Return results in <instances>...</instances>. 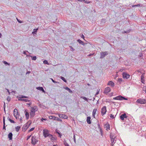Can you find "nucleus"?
<instances>
[{
    "label": "nucleus",
    "instance_id": "54",
    "mask_svg": "<svg viewBox=\"0 0 146 146\" xmlns=\"http://www.w3.org/2000/svg\"><path fill=\"white\" fill-rule=\"evenodd\" d=\"M17 21L19 23H22V21H21L19 20L17 18Z\"/></svg>",
    "mask_w": 146,
    "mask_h": 146
},
{
    "label": "nucleus",
    "instance_id": "31",
    "mask_svg": "<svg viewBox=\"0 0 146 146\" xmlns=\"http://www.w3.org/2000/svg\"><path fill=\"white\" fill-rule=\"evenodd\" d=\"M60 78L63 80L65 82H67L66 80L65 79V78L62 76H61Z\"/></svg>",
    "mask_w": 146,
    "mask_h": 146
},
{
    "label": "nucleus",
    "instance_id": "59",
    "mask_svg": "<svg viewBox=\"0 0 146 146\" xmlns=\"http://www.w3.org/2000/svg\"><path fill=\"white\" fill-rule=\"evenodd\" d=\"M99 91L98 90L97 92H96V94H95V95H97L99 93Z\"/></svg>",
    "mask_w": 146,
    "mask_h": 146
},
{
    "label": "nucleus",
    "instance_id": "23",
    "mask_svg": "<svg viewBox=\"0 0 146 146\" xmlns=\"http://www.w3.org/2000/svg\"><path fill=\"white\" fill-rule=\"evenodd\" d=\"M49 135L50 136L48 137H49L50 139L51 140L54 141L55 140V138L53 137L52 135L51 134Z\"/></svg>",
    "mask_w": 146,
    "mask_h": 146
},
{
    "label": "nucleus",
    "instance_id": "30",
    "mask_svg": "<svg viewBox=\"0 0 146 146\" xmlns=\"http://www.w3.org/2000/svg\"><path fill=\"white\" fill-rule=\"evenodd\" d=\"M21 100V101H24L25 102H29L30 101V100H29L24 99H23L22 100Z\"/></svg>",
    "mask_w": 146,
    "mask_h": 146
},
{
    "label": "nucleus",
    "instance_id": "7",
    "mask_svg": "<svg viewBox=\"0 0 146 146\" xmlns=\"http://www.w3.org/2000/svg\"><path fill=\"white\" fill-rule=\"evenodd\" d=\"M127 117V116L126 115L125 113H124L121 115L120 116V118L122 120H124L125 118L126 119Z\"/></svg>",
    "mask_w": 146,
    "mask_h": 146
},
{
    "label": "nucleus",
    "instance_id": "17",
    "mask_svg": "<svg viewBox=\"0 0 146 146\" xmlns=\"http://www.w3.org/2000/svg\"><path fill=\"white\" fill-rule=\"evenodd\" d=\"M78 42L80 44H81L82 45H84L85 44H86L87 43H84L83 41H82L80 39H78L77 40Z\"/></svg>",
    "mask_w": 146,
    "mask_h": 146
},
{
    "label": "nucleus",
    "instance_id": "2",
    "mask_svg": "<svg viewBox=\"0 0 146 146\" xmlns=\"http://www.w3.org/2000/svg\"><path fill=\"white\" fill-rule=\"evenodd\" d=\"M136 102L138 103L141 104H145L146 103V100L145 99L139 98L137 100Z\"/></svg>",
    "mask_w": 146,
    "mask_h": 146
},
{
    "label": "nucleus",
    "instance_id": "51",
    "mask_svg": "<svg viewBox=\"0 0 146 146\" xmlns=\"http://www.w3.org/2000/svg\"><path fill=\"white\" fill-rule=\"evenodd\" d=\"M41 120L42 121H43V120H46V118L43 119V118H42V119H41Z\"/></svg>",
    "mask_w": 146,
    "mask_h": 146
},
{
    "label": "nucleus",
    "instance_id": "56",
    "mask_svg": "<svg viewBox=\"0 0 146 146\" xmlns=\"http://www.w3.org/2000/svg\"><path fill=\"white\" fill-rule=\"evenodd\" d=\"M20 121L21 122H22V118L21 117V118L20 119Z\"/></svg>",
    "mask_w": 146,
    "mask_h": 146
},
{
    "label": "nucleus",
    "instance_id": "57",
    "mask_svg": "<svg viewBox=\"0 0 146 146\" xmlns=\"http://www.w3.org/2000/svg\"><path fill=\"white\" fill-rule=\"evenodd\" d=\"M81 37L82 38H83L84 40H85L84 39V35H82L81 36Z\"/></svg>",
    "mask_w": 146,
    "mask_h": 146
},
{
    "label": "nucleus",
    "instance_id": "14",
    "mask_svg": "<svg viewBox=\"0 0 146 146\" xmlns=\"http://www.w3.org/2000/svg\"><path fill=\"white\" fill-rule=\"evenodd\" d=\"M108 85L113 87L114 86V83L113 82L110 81L108 82Z\"/></svg>",
    "mask_w": 146,
    "mask_h": 146
},
{
    "label": "nucleus",
    "instance_id": "43",
    "mask_svg": "<svg viewBox=\"0 0 146 146\" xmlns=\"http://www.w3.org/2000/svg\"><path fill=\"white\" fill-rule=\"evenodd\" d=\"M118 81L119 82H121L122 81V79L121 78H119L118 79Z\"/></svg>",
    "mask_w": 146,
    "mask_h": 146
},
{
    "label": "nucleus",
    "instance_id": "22",
    "mask_svg": "<svg viewBox=\"0 0 146 146\" xmlns=\"http://www.w3.org/2000/svg\"><path fill=\"white\" fill-rule=\"evenodd\" d=\"M35 112L33 111V112H30L31 117H33L34 116V115L35 114Z\"/></svg>",
    "mask_w": 146,
    "mask_h": 146
},
{
    "label": "nucleus",
    "instance_id": "48",
    "mask_svg": "<svg viewBox=\"0 0 146 146\" xmlns=\"http://www.w3.org/2000/svg\"><path fill=\"white\" fill-rule=\"evenodd\" d=\"M31 136V135H30L29 136H27V140H28L30 138Z\"/></svg>",
    "mask_w": 146,
    "mask_h": 146
},
{
    "label": "nucleus",
    "instance_id": "40",
    "mask_svg": "<svg viewBox=\"0 0 146 146\" xmlns=\"http://www.w3.org/2000/svg\"><path fill=\"white\" fill-rule=\"evenodd\" d=\"M110 138H111V139H112V138L113 139H115V137L114 136V135H110Z\"/></svg>",
    "mask_w": 146,
    "mask_h": 146
},
{
    "label": "nucleus",
    "instance_id": "1",
    "mask_svg": "<svg viewBox=\"0 0 146 146\" xmlns=\"http://www.w3.org/2000/svg\"><path fill=\"white\" fill-rule=\"evenodd\" d=\"M43 135L44 137H49L51 134L49 133V131L46 129H44L43 130Z\"/></svg>",
    "mask_w": 146,
    "mask_h": 146
},
{
    "label": "nucleus",
    "instance_id": "46",
    "mask_svg": "<svg viewBox=\"0 0 146 146\" xmlns=\"http://www.w3.org/2000/svg\"><path fill=\"white\" fill-rule=\"evenodd\" d=\"M110 117L112 119H113L114 117V115L112 114L110 115Z\"/></svg>",
    "mask_w": 146,
    "mask_h": 146
},
{
    "label": "nucleus",
    "instance_id": "24",
    "mask_svg": "<svg viewBox=\"0 0 146 146\" xmlns=\"http://www.w3.org/2000/svg\"><path fill=\"white\" fill-rule=\"evenodd\" d=\"M17 98H28V97L24 96L21 95L19 97H17Z\"/></svg>",
    "mask_w": 146,
    "mask_h": 146
},
{
    "label": "nucleus",
    "instance_id": "50",
    "mask_svg": "<svg viewBox=\"0 0 146 146\" xmlns=\"http://www.w3.org/2000/svg\"><path fill=\"white\" fill-rule=\"evenodd\" d=\"M141 82L142 83H144V82H145V80H144L143 79H141Z\"/></svg>",
    "mask_w": 146,
    "mask_h": 146
},
{
    "label": "nucleus",
    "instance_id": "10",
    "mask_svg": "<svg viewBox=\"0 0 146 146\" xmlns=\"http://www.w3.org/2000/svg\"><path fill=\"white\" fill-rule=\"evenodd\" d=\"M25 113L26 119H28L29 118V113L27 111V110H25Z\"/></svg>",
    "mask_w": 146,
    "mask_h": 146
},
{
    "label": "nucleus",
    "instance_id": "15",
    "mask_svg": "<svg viewBox=\"0 0 146 146\" xmlns=\"http://www.w3.org/2000/svg\"><path fill=\"white\" fill-rule=\"evenodd\" d=\"M12 136L13 134L11 132H10L8 136L9 140H11L12 139Z\"/></svg>",
    "mask_w": 146,
    "mask_h": 146
},
{
    "label": "nucleus",
    "instance_id": "28",
    "mask_svg": "<svg viewBox=\"0 0 146 146\" xmlns=\"http://www.w3.org/2000/svg\"><path fill=\"white\" fill-rule=\"evenodd\" d=\"M114 140H115L114 139H113L112 138V139H111V145H114V144L115 143V142H114Z\"/></svg>",
    "mask_w": 146,
    "mask_h": 146
},
{
    "label": "nucleus",
    "instance_id": "62",
    "mask_svg": "<svg viewBox=\"0 0 146 146\" xmlns=\"http://www.w3.org/2000/svg\"><path fill=\"white\" fill-rule=\"evenodd\" d=\"M67 143L65 140L64 141V145L66 143Z\"/></svg>",
    "mask_w": 146,
    "mask_h": 146
},
{
    "label": "nucleus",
    "instance_id": "20",
    "mask_svg": "<svg viewBox=\"0 0 146 146\" xmlns=\"http://www.w3.org/2000/svg\"><path fill=\"white\" fill-rule=\"evenodd\" d=\"M64 89L65 90L68 91L70 93H73L72 91L68 87H66L64 88Z\"/></svg>",
    "mask_w": 146,
    "mask_h": 146
},
{
    "label": "nucleus",
    "instance_id": "58",
    "mask_svg": "<svg viewBox=\"0 0 146 146\" xmlns=\"http://www.w3.org/2000/svg\"><path fill=\"white\" fill-rule=\"evenodd\" d=\"M52 116H50L49 117V118L50 119H52Z\"/></svg>",
    "mask_w": 146,
    "mask_h": 146
},
{
    "label": "nucleus",
    "instance_id": "32",
    "mask_svg": "<svg viewBox=\"0 0 146 146\" xmlns=\"http://www.w3.org/2000/svg\"><path fill=\"white\" fill-rule=\"evenodd\" d=\"M121 100H127L128 99L127 98H126L124 97H123L122 96H121Z\"/></svg>",
    "mask_w": 146,
    "mask_h": 146
},
{
    "label": "nucleus",
    "instance_id": "36",
    "mask_svg": "<svg viewBox=\"0 0 146 146\" xmlns=\"http://www.w3.org/2000/svg\"><path fill=\"white\" fill-rule=\"evenodd\" d=\"M69 47L71 49V50L72 51H74L75 50V49L71 46H69Z\"/></svg>",
    "mask_w": 146,
    "mask_h": 146
},
{
    "label": "nucleus",
    "instance_id": "64",
    "mask_svg": "<svg viewBox=\"0 0 146 146\" xmlns=\"http://www.w3.org/2000/svg\"><path fill=\"white\" fill-rule=\"evenodd\" d=\"M26 51H24L23 52V54H26Z\"/></svg>",
    "mask_w": 146,
    "mask_h": 146
},
{
    "label": "nucleus",
    "instance_id": "9",
    "mask_svg": "<svg viewBox=\"0 0 146 146\" xmlns=\"http://www.w3.org/2000/svg\"><path fill=\"white\" fill-rule=\"evenodd\" d=\"M111 90L110 88L109 87L106 88L104 90V93L105 94L107 93L110 92Z\"/></svg>",
    "mask_w": 146,
    "mask_h": 146
},
{
    "label": "nucleus",
    "instance_id": "3",
    "mask_svg": "<svg viewBox=\"0 0 146 146\" xmlns=\"http://www.w3.org/2000/svg\"><path fill=\"white\" fill-rule=\"evenodd\" d=\"M38 141L35 139V137L33 136L31 138V143L32 144L35 145Z\"/></svg>",
    "mask_w": 146,
    "mask_h": 146
},
{
    "label": "nucleus",
    "instance_id": "53",
    "mask_svg": "<svg viewBox=\"0 0 146 146\" xmlns=\"http://www.w3.org/2000/svg\"><path fill=\"white\" fill-rule=\"evenodd\" d=\"M50 79L51 80H52V82L54 83H57V82H56L52 78H50Z\"/></svg>",
    "mask_w": 146,
    "mask_h": 146
},
{
    "label": "nucleus",
    "instance_id": "12",
    "mask_svg": "<svg viewBox=\"0 0 146 146\" xmlns=\"http://www.w3.org/2000/svg\"><path fill=\"white\" fill-rule=\"evenodd\" d=\"M90 119L91 117H90L88 116L87 117L86 121L87 123L88 124H90L91 123V122Z\"/></svg>",
    "mask_w": 146,
    "mask_h": 146
},
{
    "label": "nucleus",
    "instance_id": "60",
    "mask_svg": "<svg viewBox=\"0 0 146 146\" xmlns=\"http://www.w3.org/2000/svg\"><path fill=\"white\" fill-rule=\"evenodd\" d=\"M64 145H65V146H69V145L67 143H66V144H65Z\"/></svg>",
    "mask_w": 146,
    "mask_h": 146
},
{
    "label": "nucleus",
    "instance_id": "13",
    "mask_svg": "<svg viewBox=\"0 0 146 146\" xmlns=\"http://www.w3.org/2000/svg\"><path fill=\"white\" fill-rule=\"evenodd\" d=\"M38 90H39L40 91H42L43 92H45V91L43 89V88L42 87H38L36 88Z\"/></svg>",
    "mask_w": 146,
    "mask_h": 146
},
{
    "label": "nucleus",
    "instance_id": "18",
    "mask_svg": "<svg viewBox=\"0 0 146 146\" xmlns=\"http://www.w3.org/2000/svg\"><path fill=\"white\" fill-rule=\"evenodd\" d=\"M97 111V109H94L93 110V113H92V115L94 117V118H95V115L96 114V112Z\"/></svg>",
    "mask_w": 146,
    "mask_h": 146
},
{
    "label": "nucleus",
    "instance_id": "19",
    "mask_svg": "<svg viewBox=\"0 0 146 146\" xmlns=\"http://www.w3.org/2000/svg\"><path fill=\"white\" fill-rule=\"evenodd\" d=\"M3 129H5V117L4 116H3Z\"/></svg>",
    "mask_w": 146,
    "mask_h": 146
},
{
    "label": "nucleus",
    "instance_id": "47",
    "mask_svg": "<svg viewBox=\"0 0 146 146\" xmlns=\"http://www.w3.org/2000/svg\"><path fill=\"white\" fill-rule=\"evenodd\" d=\"M56 131V132L57 133H58V135H59V137H61V135L60 134V133L58 131Z\"/></svg>",
    "mask_w": 146,
    "mask_h": 146
},
{
    "label": "nucleus",
    "instance_id": "63",
    "mask_svg": "<svg viewBox=\"0 0 146 146\" xmlns=\"http://www.w3.org/2000/svg\"><path fill=\"white\" fill-rule=\"evenodd\" d=\"M132 6L133 7H137V5H132Z\"/></svg>",
    "mask_w": 146,
    "mask_h": 146
},
{
    "label": "nucleus",
    "instance_id": "8",
    "mask_svg": "<svg viewBox=\"0 0 146 146\" xmlns=\"http://www.w3.org/2000/svg\"><path fill=\"white\" fill-rule=\"evenodd\" d=\"M58 116L64 119H67V117L65 114H58Z\"/></svg>",
    "mask_w": 146,
    "mask_h": 146
},
{
    "label": "nucleus",
    "instance_id": "42",
    "mask_svg": "<svg viewBox=\"0 0 146 146\" xmlns=\"http://www.w3.org/2000/svg\"><path fill=\"white\" fill-rule=\"evenodd\" d=\"M145 74V73H143L142 74L141 76V79H143L144 78V75Z\"/></svg>",
    "mask_w": 146,
    "mask_h": 146
},
{
    "label": "nucleus",
    "instance_id": "21",
    "mask_svg": "<svg viewBox=\"0 0 146 146\" xmlns=\"http://www.w3.org/2000/svg\"><path fill=\"white\" fill-rule=\"evenodd\" d=\"M121 96H119L113 98V99L114 100H121Z\"/></svg>",
    "mask_w": 146,
    "mask_h": 146
},
{
    "label": "nucleus",
    "instance_id": "34",
    "mask_svg": "<svg viewBox=\"0 0 146 146\" xmlns=\"http://www.w3.org/2000/svg\"><path fill=\"white\" fill-rule=\"evenodd\" d=\"M81 97V98H82L84 100L86 101H88L87 98H86V97H84V96H82Z\"/></svg>",
    "mask_w": 146,
    "mask_h": 146
},
{
    "label": "nucleus",
    "instance_id": "11",
    "mask_svg": "<svg viewBox=\"0 0 146 146\" xmlns=\"http://www.w3.org/2000/svg\"><path fill=\"white\" fill-rule=\"evenodd\" d=\"M104 127L106 129L107 131L110 129V125L108 123L105 125H104Z\"/></svg>",
    "mask_w": 146,
    "mask_h": 146
},
{
    "label": "nucleus",
    "instance_id": "29",
    "mask_svg": "<svg viewBox=\"0 0 146 146\" xmlns=\"http://www.w3.org/2000/svg\"><path fill=\"white\" fill-rule=\"evenodd\" d=\"M20 128H21V127L20 126H18L17 127H16L15 129H16V131L17 132H18L19 131V130L20 129Z\"/></svg>",
    "mask_w": 146,
    "mask_h": 146
},
{
    "label": "nucleus",
    "instance_id": "5",
    "mask_svg": "<svg viewBox=\"0 0 146 146\" xmlns=\"http://www.w3.org/2000/svg\"><path fill=\"white\" fill-rule=\"evenodd\" d=\"M108 54V52H102L100 53V58H102L104 57L106 55Z\"/></svg>",
    "mask_w": 146,
    "mask_h": 146
},
{
    "label": "nucleus",
    "instance_id": "44",
    "mask_svg": "<svg viewBox=\"0 0 146 146\" xmlns=\"http://www.w3.org/2000/svg\"><path fill=\"white\" fill-rule=\"evenodd\" d=\"M52 119L54 120H56V118H57V117H56L55 116H52Z\"/></svg>",
    "mask_w": 146,
    "mask_h": 146
},
{
    "label": "nucleus",
    "instance_id": "6",
    "mask_svg": "<svg viewBox=\"0 0 146 146\" xmlns=\"http://www.w3.org/2000/svg\"><path fill=\"white\" fill-rule=\"evenodd\" d=\"M122 75L124 78L128 79L130 76L126 72H123Z\"/></svg>",
    "mask_w": 146,
    "mask_h": 146
},
{
    "label": "nucleus",
    "instance_id": "33",
    "mask_svg": "<svg viewBox=\"0 0 146 146\" xmlns=\"http://www.w3.org/2000/svg\"><path fill=\"white\" fill-rule=\"evenodd\" d=\"M3 62L4 63V64H7V65H8L9 66L10 65V64L9 63H8L6 61H4Z\"/></svg>",
    "mask_w": 146,
    "mask_h": 146
},
{
    "label": "nucleus",
    "instance_id": "25",
    "mask_svg": "<svg viewBox=\"0 0 146 146\" xmlns=\"http://www.w3.org/2000/svg\"><path fill=\"white\" fill-rule=\"evenodd\" d=\"M36 107L35 106L33 107H32L31 108V112L35 111V109Z\"/></svg>",
    "mask_w": 146,
    "mask_h": 146
},
{
    "label": "nucleus",
    "instance_id": "16",
    "mask_svg": "<svg viewBox=\"0 0 146 146\" xmlns=\"http://www.w3.org/2000/svg\"><path fill=\"white\" fill-rule=\"evenodd\" d=\"M18 113V112L17 111V109L15 108L14 110V116H16H16L17 115Z\"/></svg>",
    "mask_w": 146,
    "mask_h": 146
},
{
    "label": "nucleus",
    "instance_id": "37",
    "mask_svg": "<svg viewBox=\"0 0 146 146\" xmlns=\"http://www.w3.org/2000/svg\"><path fill=\"white\" fill-rule=\"evenodd\" d=\"M36 56H33L32 58V60H36Z\"/></svg>",
    "mask_w": 146,
    "mask_h": 146
},
{
    "label": "nucleus",
    "instance_id": "38",
    "mask_svg": "<svg viewBox=\"0 0 146 146\" xmlns=\"http://www.w3.org/2000/svg\"><path fill=\"white\" fill-rule=\"evenodd\" d=\"M130 29L127 30L126 31H124V33H128L130 32Z\"/></svg>",
    "mask_w": 146,
    "mask_h": 146
},
{
    "label": "nucleus",
    "instance_id": "52",
    "mask_svg": "<svg viewBox=\"0 0 146 146\" xmlns=\"http://www.w3.org/2000/svg\"><path fill=\"white\" fill-rule=\"evenodd\" d=\"M94 54V53L90 54H89L88 55V56H92V55H93Z\"/></svg>",
    "mask_w": 146,
    "mask_h": 146
},
{
    "label": "nucleus",
    "instance_id": "45",
    "mask_svg": "<svg viewBox=\"0 0 146 146\" xmlns=\"http://www.w3.org/2000/svg\"><path fill=\"white\" fill-rule=\"evenodd\" d=\"M35 129V128L34 127H33L31 128L30 130H29V132H31L33 131Z\"/></svg>",
    "mask_w": 146,
    "mask_h": 146
},
{
    "label": "nucleus",
    "instance_id": "55",
    "mask_svg": "<svg viewBox=\"0 0 146 146\" xmlns=\"http://www.w3.org/2000/svg\"><path fill=\"white\" fill-rule=\"evenodd\" d=\"M56 120H57V121H61V120H60V119L59 118H58V117H57L56 119Z\"/></svg>",
    "mask_w": 146,
    "mask_h": 146
},
{
    "label": "nucleus",
    "instance_id": "61",
    "mask_svg": "<svg viewBox=\"0 0 146 146\" xmlns=\"http://www.w3.org/2000/svg\"><path fill=\"white\" fill-rule=\"evenodd\" d=\"M27 105H29V106H30V105H31V103H27Z\"/></svg>",
    "mask_w": 146,
    "mask_h": 146
},
{
    "label": "nucleus",
    "instance_id": "27",
    "mask_svg": "<svg viewBox=\"0 0 146 146\" xmlns=\"http://www.w3.org/2000/svg\"><path fill=\"white\" fill-rule=\"evenodd\" d=\"M28 124V123H27V125H26L25 126H23V128H24V127H25V128H26V129H27V128H28L29 127V126L31 124V123H30L29 125L28 126H27V125Z\"/></svg>",
    "mask_w": 146,
    "mask_h": 146
},
{
    "label": "nucleus",
    "instance_id": "26",
    "mask_svg": "<svg viewBox=\"0 0 146 146\" xmlns=\"http://www.w3.org/2000/svg\"><path fill=\"white\" fill-rule=\"evenodd\" d=\"M38 28H37L36 29H34L33 30V31L32 32V34H36L37 31L38 30Z\"/></svg>",
    "mask_w": 146,
    "mask_h": 146
},
{
    "label": "nucleus",
    "instance_id": "4",
    "mask_svg": "<svg viewBox=\"0 0 146 146\" xmlns=\"http://www.w3.org/2000/svg\"><path fill=\"white\" fill-rule=\"evenodd\" d=\"M107 111L106 109V106H104L101 109V114L103 116L105 115Z\"/></svg>",
    "mask_w": 146,
    "mask_h": 146
},
{
    "label": "nucleus",
    "instance_id": "49",
    "mask_svg": "<svg viewBox=\"0 0 146 146\" xmlns=\"http://www.w3.org/2000/svg\"><path fill=\"white\" fill-rule=\"evenodd\" d=\"M101 22L102 23H105L106 22V20L105 19H102Z\"/></svg>",
    "mask_w": 146,
    "mask_h": 146
},
{
    "label": "nucleus",
    "instance_id": "35",
    "mask_svg": "<svg viewBox=\"0 0 146 146\" xmlns=\"http://www.w3.org/2000/svg\"><path fill=\"white\" fill-rule=\"evenodd\" d=\"M43 63L44 64H46L47 65H49V63L48 62V61L46 60H45L43 61Z\"/></svg>",
    "mask_w": 146,
    "mask_h": 146
},
{
    "label": "nucleus",
    "instance_id": "41",
    "mask_svg": "<svg viewBox=\"0 0 146 146\" xmlns=\"http://www.w3.org/2000/svg\"><path fill=\"white\" fill-rule=\"evenodd\" d=\"M9 120L10 121L11 123H15V122L14 121H13V120H12L11 119H9Z\"/></svg>",
    "mask_w": 146,
    "mask_h": 146
},
{
    "label": "nucleus",
    "instance_id": "39",
    "mask_svg": "<svg viewBox=\"0 0 146 146\" xmlns=\"http://www.w3.org/2000/svg\"><path fill=\"white\" fill-rule=\"evenodd\" d=\"M78 1H79L84 2L86 3H87V1H86V0H78Z\"/></svg>",
    "mask_w": 146,
    "mask_h": 146
}]
</instances>
